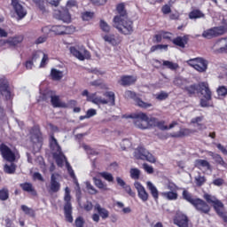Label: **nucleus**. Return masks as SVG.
<instances>
[{
    "mask_svg": "<svg viewBox=\"0 0 227 227\" xmlns=\"http://www.w3.org/2000/svg\"><path fill=\"white\" fill-rule=\"evenodd\" d=\"M51 148L53 153V157L59 168H63V164L66 162V168L68 171V174L71 177L74 179V184L77 187V191H81V188L79 187V183L77 182V179L75 178V173H74V169L70 166V163L67 161V158L64 156L63 153L61 152V147L59 145H58V140L54 138V137H51Z\"/></svg>",
    "mask_w": 227,
    "mask_h": 227,
    "instance_id": "f257e3e1",
    "label": "nucleus"
},
{
    "mask_svg": "<svg viewBox=\"0 0 227 227\" xmlns=\"http://www.w3.org/2000/svg\"><path fill=\"white\" fill-rule=\"evenodd\" d=\"M213 207L218 215H222L223 212H224V204H223V202H221V200H219L218 199L213 204Z\"/></svg>",
    "mask_w": 227,
    "mask_h": 227,
    "instance_id": "7c9ffc66",
    "label": "nucleus"
},
{
    "mask_svg": "<svg viewBox=\"0 0 227 227\" xmlns=\"http://www.w3.org/2000/svg\"><path fill=\"white\" fill-rule=\"evenodd\" d=\"M125 98H132L135 102V106L141 107L142 109H148L152 107V103L145 102L143 99L136 97V92L132 90H126L124 92Z\"/></svg>",
    "mask_w": 227,
    "mask_h": 227,
    "instance_id": "9d476101",
    "label": "nucleus"
},
{
    "mask_svg": "<svg viewBox=\"0 0 227 227\" xmlns=\"http://www.w3.org/2000/svg\"><path fill=\"white\" fill-rule=\"evenodd\" d=\"M71 200H72V197L70 196V188L66 187L65 196H64V200L66 204L64 206V212H65L66 221H67V223H74V217L72 216V204L70 203Z\"/></svg>",
    "mask_w": 227,
    "mask_h": 227,
    "instance_id": "423d86ee",
    "label": "nucleus"
},
{
    "mask_svg": "<svg viewBox=\"0 0 227 227\" xmlns=\"http://www.w3.org/2000/svg\"><path fill=\"white\" fill-rule=\"evenodd\" d=\"M96 114H97V110L90 108L86 112V114L84 116H80V120L93 118V116H96Z\"/></svg>",
    "mask_w": 227,
    "mask_h": 227,
    "instance_id": "a18cd8bd",
    "label": "nucleus"
},
{
    "mask_svg": "<svg viewBox=\"0 0 227 227\" xmlns=\"http://www.w3.org/2000/svg\"><path fill=\"white\" fill-rule=\"evenodd\" d=\"M30 139L34 145H38V146H42V133L39 129H33Z\"/></svg>",
    "mask_w": 227,
    "mask_h": 227,
    "instance_id": "b1692460",
    "label": "nucleus"
},
{
    "mask_svg": "<svg viewBox=\"0 0 227 227\" xmlns=\"http://www.w3.org/2000/svg\"><path fill=\"white\" fill-rule=\"evenodd\" d=\"M134 157L141 160H147V162H155V157L152 155L145 147H137L135 149Z\"/></svg>",
    "mask_w": 227,
    "mask_h": 227,
    "instance_id": "1a4fd4ad",
    "label": "nucleus"
},
{
    "mask_svg": "<svg viewBox=\"0 0 227 227\" xmlns=\"http://www.w3.org/2000/svg\"><path fill=\"white\" fill-rule=\"evenodd\" d=\"M130 146V141L129 139H124L121 143V150H127V148H129Z\"/></svg>",
    "mask_w": 227,
    "mask_h": 227,
    "instance_id": "774afa93",
    "label": "nucleus"
},
{
    "mask_svg": "<svg viewBox=\"0 0 227 227\" xmlns=\"http://www.w3.org/2000/svg\"><path fill=\"white\" fill-rule=\"evenodd\" d=\"M93 182L98 189H100L101 191H109V188H107V184L104 183L101 179L93 177Z\"/></svg>",
    "mask_w": 227,
    "mask_h": 227,
    "instance_id": "473e14b6",
    "label": "nucleus"
},
{
    "mask_svg": "<svg viewBox=\"0 0 227 227\" xmlns=\"http://www.w3.org/2000/svg\"><path fill=\"white\" fill-rule=\"evenodd\" d=\"M174 223L178 227H189V219L182 213H177Z\"/></svg>",
    "mask_w": 227,
    "mask_h": 227,
    "instance_id": "a211bd4d",
    "label": "nucleus"
},
{
    "mask_svg": "<svg viewBox=\"0 0 227 227\" xmlns=\"http://www.w3.org/2000/svg\"><path fill=\"white\" fill-rule=\"evenodd\" d=\"M198 86L200 93L202 95V98H212V91L210 90V87H208L207 82H200Z\"/></svg>",
    "mask_w": 227,
    "mask_h": 227,
    "instance_id": "f3484780",
    "label": "nucleus"
},
{
    "mask_svg": "<svg viewBox=\"0 0 227 227\" xmlns=\"http://www.w3.org/2000/svg\"><path fill=\"white\" fill-rule=\"evenodd\" d=\"M8 190L6 189H2L0 190V200L2 201H6V200H8Z\"/></svg>",
    "mask_w": 227,
    "mask_h": 227,
    "instance_id": "052dcab7",
    "label": "nucleus"
},
{
    "mask_svg": "<svg viewBox=\"0 0 227 227\" xmlns=\"http://www.w3.org/2000/svg\"><path fill=\"white\" fill-rule=\"evenodd\" d=\"M59 178L61 176L58 173H52L51 176V181L49 185L50 192H58L61 189V184H59Z\"/></svg>",
    "mask_w": 227,
    "mask_h": 227,
    "instance_id": "f8f14e48",
    "label": "nucleus"
},
{
    "mask_svg": "<svg viewBox=\"0 0 227 227\" xmlns=\"http://www.w3.org/2000/svg\"><path fill=\"white\" fill-rule=\"evenodd\" d=\"M12 6L20 20L27 15V11L22 6L20 0H12Z\"/></svg>",
    "mask_w": 227,
    "mask_h": 227,
    "instance_id": "ddd939ff",
    "label": "nucleus"
},
{
    "mask_svg": "<svg viewBox=\"0 0 227 227\" xmlns=\"http://www.w3.org/2000/svg\"><path fill=\"white\" fill-rule=\"evenodd\" d=\"M103 39L105 42H107V43H110L111 45H118L120 43V41H118L114 35H106L103 36Z\"/></svg>",
    "mask_w": 227,
    "mask_h": 227,
    "instance_id": "2f4dec72",
    "label": "nucleus"
},
{
    "mask_svg": "<svg viewBox=\"0 0 227 227\" xmlns=\"http://www.w3.org/2000/svg\"><path fill=\"white\" fill-rule=\"evenodd\" d=\"M143 169L148 173V175L153 174V167L148 165V163H144L143 164Z\"/></svg>",
    "mask_w": 227,
    "mask_h": 227,
    "instance_id": "e2e57ef3",
    "label": "nucleus"
},
{
    "mask_svg": "<svg viewBox=\"0 0 227 227\" xmlns=\"http://www.w3.org/2000/svg\"><path fill=\"white\" fill-rule=\"evenodd\" d=\"M70 53L80 61H84V59H90V51L84 48L82 45L72 46L69 49Z\"/></svg>",
    "mask_w": 227,
    "mask_h": 227,
    "instance_id": "0eeeda50",
    "label": "nucleus"
},
{
    "mask_svg": "<svg viewBox=\"0 0 227 227\" xmlns=\"http://www.w3.org/2000/svg\"><path fill=\"white\" fill-rule=\"evenodd\" d=\"M226 33V27H215L209 29L205 30L202 33L203 38L210 40L211 38H215V36H221Z\"/></svg>",
    "mask_w": 227,
    "mask_h": 227,
    "instance_id": "9b49d317",
    "label": "nucleus"
},
{
    "mask_svg": "<svg viewBox=\"0 0 227 227\" xmlns=\"http://www.w3.org/2000/svg\"><path fill=\"white\" fill-rule=\"evenodd\" d=\"M98 176L104 178V180H106V182H114V177L113 176V174L109 172H99Z\"/></svg>",
    "mask_w": 227,
    "mask_h": 227,
    "instance_id": "c03bdc74",
    "label": "nucleus"
},
{
    "mask_svg": "<svg viewBox=\"0 0 227 227\" xmlns=\"http://www.w3.org/2000/svg\"><path fill=\"white\" fill-rule=\"evenodd\" d=\"M21 210H23L27 215H30V217H34L35 215V210H33V208H30L26 205L21 206Z\"/></svg>",
    "mask_w": 227,
    "mask_h": 227,
    "instance_id": "6e6d98bb",
    "label": "nucleus"
},
{
    "mask_svg": "<svg viewBox=\"0 0 227 227\" xmlns=\"http://www.w3.org/2000/svg\"><path fill=\"white\" fill-rule=\"evenodd\" d=\"M44 35H49L50 33H54V35H70V27H65L61 25H56L52 27H44L42 28Z\"/></svg>",
    "mask_w": 227,
    "mask_h": 227,
    "instance_id": "6e6552de",
    "label": "nucleus"
},
{
    "mask_svg": "<svg viewBox=\"0 0 227 227\" xmlns=\"http://www.w3.org/2000/svg\"><path fill=\"white\" fill-rule=\"evenodd\" d=\"M51 76L53 81H61L63 79V71L51 69Z\"/></svg>",
    "mask_w": 227,
    "mask_h": 227,
    "instance_id": "c9c22d12",
    "label": "nucleus"
},
{
    "mask_svg": "<svg viewBox=\"0 0 227 227\" xmlns=\"http://www.w3.org/2000/svg\"><path fill=\"white\" fill-rule=\"evenodd\" d=\"M17 169V167L13 163L5 164L4 166V173H7V175H13Z\"/></svg>",
    "mask_w": 227,
    "mask_h": 227,
    "instance_id": "e433bc0d",
    "label": "nucleus"
},
{
    "mask_svg": "<svg viewBox=\"0 0 227 227\" xmlns=\"http://www.w3.org/2000/svg\"><path fill=\"white\" fill-rule=\"evenodd\" d=\"M113 22L114 27L122 35H131L134 31L132 20L128 16H122L121 18L114 17Z\"/></svg>",
    "mask_w": 227,
    "mask_h": 227,
    "instance_id": "f03ea898",
    "label": "nucleus"
},
{
    "mask_svg": "<svg viewBox=\"0 0 227 227\" xmlns=\"http://www.w3.org/2000/svg\"><path fill=\"white\" fill-rule=\"evenodd\" d=\"M147 189L150 191L153 198L154 200H159V190H157V187H155V184L150 181L146 183Z\"/></svg>",
    "mask_w": 227,
    "mask_h": 227,
    "instance_id": "c756f323",
    "label": "nucleus"
},
{
    "mask_svg": "<svg viewBox=\"0 0 227 227\" xmlns=\"http://www.w3.org/2000/svg\"><path fill=\"white\" fill-rule=\"evenodd\" d=\"M135 188L137 191L138 197L142 201H148V192H146V189H145V186L141 184L139 182H135L134 184Z\"/></svg>",
    "mask_w": 227,
    "mask_h": 227,
    "instance_id": "6ab92c4d",
    "label": "nucleus"
},
{
    "mask_svg": "<svg viewBox=\"0 0 227 227\" xmlns=\"http://www.w3.org/2000/svg\"><path fill=\"white\" fill-rule=\"evenodd\" d=\"M129 175L133 180H139L141 176V170L137 168H132L129 170Z\"/></svg>",
    "mask_w": 227,
    "mask_h": 227,
    "instance_id": "79ce46f5",
    "label": "nucleus"
},
{
    "mask_svg": "<svg viewBox=\"0 0 227 227\" xmlns=\"http://www.w3.org/2000/svg\"><path fill=\"white\" fill-rule=\"evenodd\" d=\"M186 63L189 67H192V68H194V70L200 74H205V72L208 70V60L201 57L190 59L186 61Z\"/></svg>",
    "mask_w": 227,
    "mask_h": 227,
    "instance_id": "20e7f679",
    "label": "nucleus"
},
{
    "mask_svg": "<svg viewBox=\"0 0 227 227\" xmlns=\"http://www.w3.org/2000/svg\"><path fill=\"white\" fill-rule=\"evenodd\" d=\"M22 43V37H10L6 40H0V47H15Z\"/></svg>",
    "mask_w": 227,
    "mask_h": 227,
    "instance_id": "dca6fc26",
    "label": "nucleus"
},
{
    "mask_svg": "<svg viewBox=\"0 0 227 227\" xmlns=\"http://www.w3.org/2000/svg\"><path fill=\"white\" fill-rule=\"evenodd\" d=\"M193 207L198 210V212H200V214H209L210 213V207L209 205L201 199H195V201L193 202Z\"/></svg>",
    "mask_w": 227,
    "mask_h": 227,
    "instance_id": "4468645a",
    "label": "nucleus"
},
{
    "mask_svg": "<svg viewBox=\"0 0 227 227\" xmlns=\"http://www.w3.org/2000/svg\"><path fill=\"white\" fill-rule=\"evenodd\" d=\"M99 27L105 33H109V31H111V26H109L104 20H100Z\"/></svg>",
    "mask_w": 227,
    "mask_h": 227,
    "instance_id": "5fc2aeb1",
    "label": "nucleus"
},
{
    "mask_svg": "<svg viewBox=\"0 0 227 227\" xmlns=\"http://www.w3.org/2000/svg\"><path fill=\"white\" fill-rule=\"evenodd\" d=\"M203 198L207 201V203H209V205H213L217 200V198H215V196L208 193H204Z\"/></svg>",
    "mask_w": 227,
    "mask_h": 227,
    "instance_id": "09e8293b",
    "label": "nucleus"
},
{
    "mask_svg": "<svg viewBox=\"0 0 227 227\" xmlns=\"http://www.w3.org/2000/svg\"><path fill=\"white\" fill-rule=\"evenodd\" d=\"M60 20H63V22H70L71 16L70 12L68 11H61L59 14Z\"/></svg>",
    "mask_w": 227,
    "mask_h": 227,
    "instance_id": "de8ad7c7",
    "label": "nucleus"
},
{
    "mask_svg": "<svg viewBox=\"0 0 227 227\" xmlns=\"http://www.w3.org/2000/svg\"><path fill=\"white\" fill-rule=\"evenodd\" d=\"M208 155L212 157L215 164H218V166H222V168H224V169H227V163L226 161H224V159H223V156H221L220 154L215 153L214 152H209Z\"/></svg>",
    "mask_w": 227,
    "mask_h": 227,
    "instance_id": "412c9836",
    "label": "nucleus"
},
{
    "mask_svg": "<svg viewBox=\"0 0 227 227\" xmlns=\"http://www.w3.org/2000/svg\"><path fill=\"white\" fill-rule=\"evenodd\" d=\"M161 12L163 15H169L171 13V6L168 4H165L161 7Z\"/></svg>",
    "mask_w": 227,
    "mask_h": 227,
    "instance_id": "69168bd1",
    "label": "nucleus"
},
{
    "mask_svg": "<svg viewBox=\"0 0 227 227\" xmlns=\"http://www.w3.org/2000/svg\"><path fill=\"white\" fill-rule=\"evenodd\" d=\"M212 50L214 51V52L218 53L226 52V44L224 42V38L216 41L213 45Z\"/></svg>",
    "mask_w": 227,
    "mask_h": 227,
    "instance_id": "5701e85b",
    "label": "nucleus"
},
{
    "mask_svg": "<svg viewBox=\"0 0 227 227\" xmlns=\"http://www.w3.org/2000/svg\"><path fill=\"white\" fill-rule=\"evenodd\" d=\"M85 185L90 194H97L98 192V191H97V189H95V187L92 186L90 182H86Z\"/></svg>",
    "mask_w": 227,
    "mask_h": 227,
    "instance_id": "4d7b16f0",
    "label": "nucleus"
},
{
    "mask_svg": "<svg viewBox=\"0 0 227 227\" xmlns=\"http://www.w3.org/2000/svg\"><path fill=\"white\" fill-rule=\"evenodd\" d=\"M169 97V94L166 91H160V93L155 95V98L157 100H166Z\"/></svg>",
    "mask_w": 227,
    "mask_h": 227,
    "instance_id": "bf43d9fd",
    "label": "nucleus"
},
{
    "mask_svg": "<svg viewBox=\"0 0 227 227\" xmlns=\"http://www.w3.org/2000/svg\"><path fill=\"white\" fill-rule=\"evenodd\" d=\"M132 118L134 119V125L137 129L145 130L150 127V118L145 113L135 114Z\"/></svg>",
    "mask_w": 227,
    "mask_h": 227,
    "instance_id": "39448f33",
    "label": "nucleus"
},
{
    "mask_svg": "<svg viewBox=\"0 0 227 227\" xmlns=\"http://www.w3.org/2000/svg\"><path fill=\"white\" fill-rule=\"evenodd\" d=\"M94 210L98 212V214L100 215L103 219L109 218V210L106 209L105 207H102L100 204H96L94 207Z\"/></svg>",
    "mask_w": 227,
    "mask_h": 227,
    "instance_id": "cd10ccee",
    "label": "nucleus"
},
{
    "mask_svg": "<svg viewBox=\"0 0 227 227\" xmlns=\"http://www.w3.org/2000/svg\"><path fill=\"white\" fill-rule=\"evenodd\" d=\"M1 97H4L6 100H8V98L11 97L10 90H8V84L6 82H4L3 84H0V98Z\"/></svg>",
    "mask_w": 227,
    "mask_h": 227,
    "instance_id": "c85d7f7f",
    "label": "nucleus"
},
{
    "mask_svg": "<svg viewBox=\"0 0 227 227\" xmlns=\"http://www.w3.org/2000/svg\"><path fill=\"white\" fill-rule=\"evenodd\" d=\"M20 187L21 189H23V191H26V192H31L34 196L36 195V192L33 188V184H31L30 183L21 184Z\"/></svg>",
    "mask_w": 227,
    "mask_h": 227,
    "instance_id": "4c0bfd02",
    "label": "nucleus"
},
{
    "mask_svg": "<svg viewBox=\"0 0 227 227\" xmlns=\"http://www.w3.org/2000/svg\"><path fill=\"white\" fill-rule=\"evenodd\" d=\"M184 90L190 94V95H194L196 91H198V85L192 84L187 87H184Z\"/></svg>",
    "mask_w": 227,
    "mask_h": 227,
    "instance_id": "13d9d810",
    "label": "nucleus"
},
{
    "mask_svg": "<svg viewBox=\"0 0 227 227\" xmlns=\"http://www.w3.org/2000/svg\"><path fill=\"white\" fill-rule=\"evenodd\" d=\"M117 12L119 15H116L115 17H119L120 19H121V17H127V11H125V4H119L117 5Z\"/></svg>",
    "mask_w": 227,
    "mask_h": 227,
    "instance_id": "37998d69",
    "label": "nucleus"
},
{
    "mask_svg": "<svg viewBox=\"0 0 227 227\" xmlns=\"http://www.w3.org/2000/svg\"><path fill=\"white\" fill-rule=\"evenodd\" d=\"M203 117L199 116V117H194L191 120V125H196L198 127V130H207V126L203 123Z\"/></svg>",
    "mask_w": 227,
    "mask_h": 227,
    "instance_id": "bb28decb",
    "label": "nucleus"
},
{
    "mask_svg": "<svg viewBox=\"0 0 227 227\" xmlns=\"http://www.w3.org/2000/svg\"><path fill=\"white\" fill-rule=\"evenodd\" d=\"M196 132H198L196 129L183 128L179 130V132L174 133L172 137H184L187 136H192V134H196Z\"/></svg>",
    "mask_w": 227,
    "mask_h": 227,
    "instance_id": "4be33fe9",
    "label": "nucleus"
},
{
    "mask_svg": "<svg viewBox=\"0 0 227 227\" xmlns=\"http://www.w3.org/2000/svg\"><path fill=\"white\" fill-rule=\"evenodd\" d=\"M136 81H137V78H136V76L124 75L121 77L119 83L121 84V86H130V84H134Z\"/></svg>",
    "mask_w": 227,
    "mask_h": 227,
    "instance_id": "393cba45",
    "label": "nucleus"
},
{
    "mask_svg": "<svg viewBox=\"0 0 227 227\" xmlns=\"http://www.w3.org/2000/svg\"><path fill=\"white\" fill-rule=\"evenodd\" d=\"M200 106L201 107H212V98H200Z\"/></svg>",
    "mask_w": 227,
    "mask_h": 227,
    "instance_id": "8fccbe9b",
    "label": "nucleus"
},
{
    "mask_svg": "<svg viewBox=\"0 0 227 227\" xmlns=\"http://www.w3.org/2000/svg\"><path fill=\"white\" fill-rule=\"evenodd\" d=\"M216 93L218 97H221V98H224V97L227 96V87L224 85L219 86L216 90Z\"/></svg>",
    "mask_w": 227,
    "mask_h": 227,
    "instance_id": "49530a36",
    "label": "nucleus"
},
{
    "mask_svg": "<svg viewBox=\"0 0 227 227\" xmlns=\"http://www.w3.org/2000/svg\"><path fill=\"white\" fill-rule=\"evenodd\" d=\"M215 145L216 146V148L219 149V151L223 154V155H227V149L224 145H223L222 144L219 143H215Z\"/></svg>",
    "mask_w": 227,
    "mask_h": 227,
    "instance_id": "338daca9",
    "label": "nucleus"
},
{
    "mask_svg": "<svg viewBox=\"0 0 227 227\" xmlns=\"http://www.w3.org/2000/svg\"><path fill=\"white\" fill-rule=\"evenodd\" d=\"M51 104L53 107H67V104L61 103L58 96L51 97Z\"/></svg>",
    "mask_w": 227,
    "mask_h": 227,
    "instance_id": "ea45409f",
    "label": "nucleus"
},
{
    "mask_svg": "<svg viewBox=\"0 0 227 227\" xmlns=\"http://www.w3.org/2000/svg\"><path fill=\"white\" fill-rule=\"evenodd\" d=\"M77 2L75 0H68L66 4V8L67 10H71V8H76Z\"/></svg>",
    "mask_w": 227,
    "mask_h": 227,
    "instance_id": "0e129e2a",
    "label": "nucleus"
},
{
    "mask_svg": "<svg viewBox=\"0 0 227 227\" xmlns=\"http://www.w3.org/2000/svg\"><path fill=\"white\" fill-rule=\"evenodd\" d=\"M183 198L192 205H193L194 202L196 201V199H192V196H191V193H189V192H187L186 190H184L183 192Z\"/></svg>",
    "mask_w": 227,
    "mask_h": 227,
    "instance_id": "3c124183",
    "label": "nucleus"
},
{
    "mask_svg": "<svg viewBox=\"0 0 227 227\" xmlns=\"http://www.w3.org/2000/svg\"><path fill=\"white\" fill-rule=\"evenodd\" d=\"M39 59H42L40 67H45V63L49 58L43 51H38L34 53L32 61H39Z\"/></svg>",
    "mask_w": 227,
    "mask_h": 227,
    "instance_id": "aec40b11",
    "label": "nucleus"
},
{
    "mask_svg": "<svg viewBox=\"0 0 227 227\" xmlns=\"http://www.w3.org/2000/svg\"><path fill=\"white\" fill-rule=\"evenodd\" d=\"M195 167L199 169H207V171H212V165L207 160H196Z\"/></svg>",
    "mask_w": 227,
    "mask_h": 227,
    "instance_id": "a878e982",
    "label": "nucleus"
},
{
    "mask_svg": "<svg viewBox=\"0 0 227 227\" xmlns=\"http://www.w3.org/2000/svg\"><path fill=\"white\" fill-rule=\"evenodd\" d=\"M205 182H207V177H205V176L199 175L195 176V184L198 187H201Z\"/></svg>",
    "mask_w": 227,
    "mask_h": 227,
    "instance_id": "603ef678",
    "label": "nucleus"
},
{
    "mask_svg": "<svg viewBox=\"0 0 227 227\" xmlns=\"http://www.w3.org/2000/svg\"><path fill=\"white\" fill-rule=\"evenodd\" d=\"M173 43H175V45H178V47H182V49H184V47H185V45L187 43V37H176V39L173 40Z\"/></svg>",
    "mask_w": 227,
    "mask_h": 227,
    "instance_id": "a19ab883",
    "label": "nucleus"
},
{
    "mask_svg": "<svg viewBox=\"0 0 227 227\" xmlns=\"http://www.w3.org/2000/svg\"><path fill=\"white\" fill-rule=\"evenodd\" d=\"M189 19H205V13L200 10H193L189 13Z\"/></svg>",
    "mask_w": 227,
    "mask_h": 227,
    "instance_id": "72a5a7b5",
    "label": "nucleus"
},
{
    "mask_svg": "<svg viewBox=\"0 0 227 227\" xmlns=\"http://www.w3.org/2000/svg\"><path fill=\"white\" fill-rule=\"evenodd\" d=\"M162 65L165 67V68H168V70H178L180 68V66L175 62H171L169 60H163Z\"/></svg>",
    "mask_w": 227,
    "mask_h": 227,
    "instance_id": "f704fd0d",
    "label": "nucleus"
},
{
    "mask_svg": "<svg viewBox=\"0 0 227 227\" xmlns=\"http://www.w3.org/2000/svg\"><path fill=\"white\" fill-rule=\"evenodd\" d=\"M93 12H86L82 14V20H91V19L94 17Z\"/></svg>",
    "mask_w": 227,
    "mask_h": 227,
    "instance_id": "680f3d73",
    "label": "nucleus"
},
{
    "mask_svg": "<svg viewBox=\"0 0 227 227\" xmlns=\"http://www.w3.org/2000/svg\"><path fill=\"white\" fill-rule=\"evenodd\" d=\"M104 95L106 98L97 96V93H91L89 100H91L92 104H95L96 106H116V96L114 95V92L108 91Z\"/></svg>",
    "mask_w": 227,
    "mask_h": 227,
    "instance_id": "7ed1b4c3",
    "label": "nucleus"
},
{
    "mask_svg": "<svg viewBox=\"0 0 227 227\" xmlns=\"http://www.w3.org/2000/svg\"><path fill=\"white\" fill-rule=\"evenodd\" d=\"M174 84L176 86H179L180 88H184L185 84H187V80L182 78V77H177L174 80Z\"/></svg>",
    "mask_w": 227,
    "mask_h": 227,
    "instance_id": "864d4df0",
    "label": "nucleus"
},
{
    "mask_svg": "<svg viewBox=\"0 0 227 227\" xmlns=\"http://www.w3.org/2000/svg\"><path fill=\"white\" fill-rule=\"evenodd\" d=\"M161 196L163 198H166V200H178V193L176 192H164L161 193Z\"/></svg>",
    "mask_w": 227,
    "mask_h": 227,
    "instance_id": "58836bf2",
    "label": "nucleus"
},
{
    "mask_svg": "<svg viewBox=\"0 0 227 227\" xmlns=\"http://www.w3.org/2000/svg\"><path fill=\"white\" fill-rule=\"evenodd\" d=\"M0 152L5 160L9 162L15 160V153L12 152V149L8 145L2 144L0 145Z\"/></svg>",
    "mask_w": 227,
    "mask_h": 227,
    "instance_id": "2eb2a0df",
    "label": "nucleus"
}]
</instances>
